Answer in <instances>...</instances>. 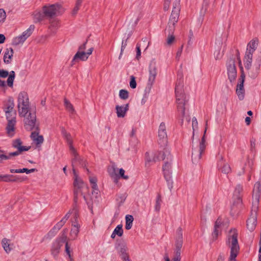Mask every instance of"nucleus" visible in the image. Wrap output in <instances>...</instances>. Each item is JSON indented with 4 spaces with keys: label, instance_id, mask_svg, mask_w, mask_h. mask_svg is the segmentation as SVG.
<instances>
[{
    "label": "nucleus",
    "instance_id": "c756f323",
    "mask_svg": "<svg viewBox=\"0 0 261 261\" xmlns=\"http://www.w3.org/2000/svg\"><path fill=\"white\" fill-rule=\"evenodd\" d=\"M129 104L127 103L123 106H116V110L117 117L119 118H123L125 116L126 112L128 110Z\"/></svg>",
    "mask_w": 261,
    "mask_h": 261
},
{
    "label": "nucleus",
    "instance_id": "4be33fe9",
    "mask_svg": "<svg viewBox=\"0 0 261 261\" xmlns=\"http://www.w3.org/2000/svg\"><path fill=\"white\" fill-rule=\"evenodd\" d=\"M243 191V187L240 185H238L237 186L234 192V196L236 197V201H234L233 205L231 206V211L234 209L236 205H241L242 204V197L240 195L241 193Z\"/></svg>",
    "mask_w": 261,
    "mask_h": 261
},
{
    "label": "nucleus",
    "instance_id": "69168bd1",
    "mask_svg": "<svg viewBox=\"0 0 261 261\" xmlns=\"http://www.w3.org/2000/svg\"><path fill=\"white\" fill-rule=\"evenodd\" d=\"M67 231V230L66 229H64L63 230L62 236L61 237H60L57 238V239H63V238H64L65 239V244H66V243H67L66 242L67 236L66 235V233Z\"/></svg>",
    "mask_w": 261,
    "mask_h": 261
},
{
    "label": "nucleus",
    "instance_id": "6e6d98bb",
    "mask_svg": "<svg viewBox=\"0 0 261 261\" xmlns=\"http://www.w3.org/2000/svg\"><path fill=\"white\" fill-rule=\"evenodd\" d=\"M136 59L137 60H139L140 58L141 57V48H140V45L139 43H137L136 45Z\"/></svg>",
    "mask_w": 261,
    "mask_h": 261
},
{
    "label": "nucleus",
    "instance_id": "338daca9",
    "mask_svg": "<svg viewBox=\"0 0 261 261\" xmlns=\"http://www.w3.org/2000/svg\"><path fill=\"white\" fill-rule=\"evenodd\" d=\"M171 0H165L164 9L167 11L169 9Z\"/></svg>",
    "mask_w": 261,
    "mask_h": 261
},
{
    "label": "nucleus",
    "instance_id": "0eeeda50",
    "mask_svg": "<svg viewBox=\"0 0 261 261\" xmlns=\"http://www.w3.org/2000/svg\"><path fill=\"white\" fill-rule=\"evenodd\" d=\"M237 49L235 50V55H231L226 63L228 78L230 83L234 82L237 77V72L235 62L236 58L238 60L236 52Z\"/></svg>",
    "mask_w": 261,
    "mask_h": 261
},
{
    "label": "nucleus",
    "instance_id": "4c0bfd02",
    "mask_svg": "<svg viewBox=\"0 0 261 261\" xmlns=\"http://www.w3.org/2000/svg\"><path fill=\"white\" fill-rule=\"evenodd\" d=\"M134 221V217L130 215H127L125 216V229L127 230L130 229L133 225V222Z\"/></svg>",
    "mask_w": 261,
    "mask_h": 261
},
{
    "label": "nucleus",
    "instance_id": "39448f33",
    "mask_svg": "<svg viewBox=\"0 0 261 261\" xmlns=\"http://www.w3.org/2000/svg\"><path fill=\"white\" fill-rule=\"evenodd\" d=\"M236 52L237 58L238 59L239 66L241 70V75L239 79V83L237 86L236 94H237L239 100H242L244 99L245 97V89L244 88V83L245 79V74L242 64L239 49L236 50Z\"/></svg>",
    "mask_w": 261,
    "mask_h": 261
},
{
    "label": "nucleus",
    "instance_id": "49530a36",
    "mask_svg": "<svg viewBox=\"0 0 261 261\" xmlns=\"http://www.w3.org/2000/svg\"><path fill=\"white\" fill-rule=\"evenodd\" d=\"M72 250H70V247L68 245V243H66L65 245V252L68 256L69 260L68 261H74L72 256L71 255V252Z\"/></svg>",
    "mask_w": 261,
    "mask_h": 261
},
{
    "label": "nucleus",
    "instance_id": "c9c22d12",
    "mask_svg": "<svg viewBox=\"0 0 261 261\" xmlns=\"http://www.w3.org/2000/svg\"><path fill=\"white\" fill-rule=\"evenodd\" d=\"M179 12H179V10H178L177 9L172 10L169 22L172 24H176V23L177 22L178 20Z\"/></svg>",
    "mask_w": 261,
    "mask_h": 261
},
{
    "label": "nucleus",
    "instance_id": "dca6fc26",
    "mask_svg": "<svg viewBox=\"0 0 261 261\" xmlns=\"http://www.w3.org/2000/svg\"><path fill=\"white\" fill-rule=\"evenodd\" d=\"M64 243H65L64 238L56 239V240L53 242L51 247L50 252L51 254L56 259H57L60 249Z\"/></svg>",
    "mask_w": 261,
    "mask_h": 261
},
{
    "label": "nucleus",
    "instance_id": "a878e982",
    "mask_svg": "<svg viewBox=\"0 0 261 261\" xmlns=\"http://www.w3.org/2000/svg\"><path fill=\"white\" fill-rule=\"evenodd\" d=\"M87 59L88 57L85 51H77L71 62V66H72L75 63L78 62L79 61H85Z\"/></svg>",
    "mask_w": 261,
    "mask_h": 261
},
{
    "label": "nucleus",
    "instance_id": "9d476101",
    "mask_svg": "<svg viewBox=\"0 0 261 261\" xmlns=\"http://www.w3.org/2000/svg\"><path fill=\"white\" fill-rule=\"evenodd\" d=\"M115 248L123 261H131L127 252L128 249L126 244L123 239L116 240Z\"/></svg>",
    "mask_w": 261,
    "mask_h": 261
},
{
    "label": "nucleus",
    "instance_id": "f257e3e1",
    "mask_svg": "<svg viewBox=\"0 0 261 261\" xmlns=\"http://www.w3.org/2000/svg\"><path fill=\"white\" fill-rule=\"evenodd\" d=\"M65 10L62 6L59 3L45 5L42 7V11H36L34 13V21L35 23L41 22L45 18L49 20L61 15Z\"/></svg>",
    "mask_w": 261,
    "mask_h": 261
},
{
    "label": "nucleus",
    "instance_id": "58836bf2",
    "mask_svg": "<svg viewBox=\"0 0 261 261\" xmlns=\"http://www.w3.org/2000/svg\"><path fill=\"white\" fill-rule=\"evenodd\" d=\"M9 242L10 240L7 239L6 238H4L2 241L3 247L7 253H9L12 249V248L10 247Z\"/></svg>",
    "mask_w": 261,
    "mask_h": 261
},
{
    "label": "nucleus",
    "instance_id": "7c9ffc66",
    "mask_svg": "<svg viewBox=\"0 0 261 261\" xmlns=\"http://www.w3.org/2000/svg\"><path fill=\"white\" fill-rule=\"evenodd\" d=\"M246 225L248 230L252 231L255 229L257 223V218L256 214L254 216L248 218L246 221Z\"/></svg>",
    "mask_w": 261,
    "mask_h": 261
},
{
    "label": "nucleus",
    "instance_id": "5701e85b",
    "mask_svg": "<svg viewBox=\"0 0 261 261\" xmlns=\"http://www.w3.org/2000/svg\"><path fill=\"white\" fill-rule=\"evenodd\" d=\"M217 167L219 171L224 174H228L231 172V168L230 166L223 161V158L222 156L220 159L218 161Z\"/></svg>",
    "mask_w": 261,
    "mask_h": 261
},
{
    "label": "nucleus",
    "instance_id": "864d4df0",
    "mask_svg": "<svg viewBox=\"0 0 261 261\" xmlns=\"http://www.w3.org/2000/svg\"><path fill=\"white\" fill-rule=\"evenodd\" d=\"M210 2V0H204L203 1L201 11H204V12H205L207 11V7L209 5Z\"/></svg>",
    "mask_w": 261,
    "mask_h": 261
},
{
    "label": "nucleus",
    "instance_id": "4d7b16f0",
    "mask_svg": "<svg viewBox=\"0 0 261 261\" xmlns=\"http://www.w3.org/2000/svg\"><path fill=\"white\" fill-rule=\"evenodd\" d=\"M175 9H177L178 10H179V12H180V0H175L173 3L172 10H175Z\"/></svg>",
    "mask_w": 261,
    "mask_h": 261
},
{
    "label": "nucleus",
    "instance_id": "ea45409f",
    "mask_svg": "<svg viewBox=\"0 0 261 261\" xmlns=\"http://www.w3.org/2000/svg\"><path fill=\"white\" fill-rule=\"evenodd\" d=\"M127 195L126 193L117 195L116 200L118 203L119 206H121L124 203L127 197Z\"/></svg>",
    "mask_w": 261,
    "mask_h": 261
},
{
    "label": "nucleus",
    "instance_id": "603ef678",
    "mask_svg": "<svg viewBox=\"0 0 261 261\" xmlns=\"http://www.w3.org/2000/svg\"><path fill=\"white\" fill-rule=\"evenodd\" d=\"M50 27L54 28L55 29H57L59 26V22L57 20H49Z\"/></svg>",
    "mask_w": 261,
    "mask_h": 261
},
{
    "label": "nucleus",
    "instance_id": "b1692460",
    "mask_svg": "<svg viewBox=\"0 0 261 261\" xmlns=\"http://www.w3.org/2000/svg\"><path fill=\"white\" fill-rule=\"evenodd\" d=\"M39 127L37 126L36 127V130L32 132L31 135V138L33 141L36 143L37 145L41 144L44 141L43 136L39 135Z\"/></svg>",
    "mask_w": 261,
    "mask_h": 261
},
{
    "label": "nucleus",
    "instance_id": "f03ea898",
    "mask_svg": "<svg viewBox=\"0 0 261 261\" xmlns=\"http://www.w3.org/2000/svg\"><path fill=\"white\" fill-rule=\"evenodd\" d=\"M184 76L181 71H178L177 78L175 88V93L177 103V109L180 113L181 121H183L185 116V106L189 101L188 97L184 91Z\"/></svg>",
    "mask_w": 261,
    "mask_h": 261
},
{
    "label": "nucleus",
    "instance_id": "8fccbe9b",
    "mask_svg": "<svg viewBox=\"0 0 261 261\" xmlns=\"http://www.w3.org/2000/svg\"><path fill=\"white\" fill-rule=\"evenodd\" d=\"M129 86L132 89H135L137 87V83L136 81V78L134 76L132 75L130 76V80L129 82Z\"/></svg>",
    "mask_w": 261,
    "mask_h": 261
},
{
    "label": "nucleus",
    "instance_id": "f3484780",
    "mask_svg": "<svg viewBox=\"0 0 261 261\" xmlns=\"http://www.w3.org/2000/svg\"><path fill=\"white\" fill-rule=\"evenodd\" d=\"M70 150L74 156L72 159V165H79L84 168L86 166L85 161L79 155L73 146H70Z\"/></svg>",
    "mask_w": 261,
    "mask_h": 261
},
{
    "label": "nucleus",
    "instance_id": "a18cd8bd",
    "mask_svg": "<svg viewBox=\"0 0 261 261\" xmlns=\"http://www.w3.org/2000/svg\"><path fill=\"white\" fill-rule=\"evenodd\" d=\"M73 212L74 213V215H75V220L77 219V216H78V214L77 213H76V214H75V211H73V210L72 211H69L66 215L62 219L61 221H63V222L65 224L66 222V221L68 219V218H69L70 215L71 213H72Z\"/></svg>",
    "mask_w": 261,
    "mask_h": 261
},
{
    "label": "nucleus",
    "instance_id": "6ab92c4d",
    "mask_svg": "<svg viewBox=\"0 0 261 261\" xmlns=\"http://www.w3.org/2000/svg\"><path fill=\"white\" fill-rule=\"evenodd\" d=\"M162 152L163 150H161L158 152V154L150 155L149 152H146L145 154V166L149 167L151 162L155 163L157 161H160Z\"/></svg>",
    "mask_w": 261,
    "mask_h": 261
},
{
    "label": "nucleus",
    "instance_id": "13d9d810",
    "mask_svg": "<svg viewBox=\"0 0 261 261\" xmlns=\"http://www.w3.org/2000/svg\"><path fill=\"white\" fill-rule=\"evenodd\" d=\"M158 132H167L166 125L164 122H161L159 128Z\"/></svg>",
    "mask_w": 261,
    "mask_h": 261
},
{
    "label": "nucleus",
    "instance_id": "774afa93",
    "mask_svg": "<svg viewBox=\"0 0 261 261\" xmlns=\"http://www.w3.org/2000/svg\"><path fill=\"white\" fill-rule=\"evenodd\" d=\"M175 39V37L173 35H171L170 36H169L167 39V42L168 44L170 45L174 41Z\"/></svg>",
    "mask_w": 261,
    "mask_h": 261
},
{
    "label": "nucleus",
    "instance_id": "72a5a7b5",
    "mask_svg": "<svg viewBox=\"0 0 261 261\" xmlns=\"http://www.w3.org/2000/svg\"><path fill=\"white\" fill-rule=\"evenodd\" d=\"M72 226V227L71 229L70 235L71 238L74 240L76 238L79 234L80 226L77 224L76 219L75 220V222H73Z\"/></svg>",
    "mask_w": 261,
    "mask_h": 261
},
{
    "label": "nucleus",
    "instance_id": "e433bc0d",
    "mask_svg": "<svg viewBox=\"0 0 261 261\" xmlns=\"http://www.w3.org/2000/svg\"><path fill=\"white\" fill-rule=\"evenodd\" d=\"M60 128H61V134H62L63 137H64V138L65 139H66V140L67 141V143L69 145V147L71 146H72V141L71 140V135L69 133L67 132V131L66 130V129L64 127H61Z\"/></svg>",
    "mask_w": 261,
    "mask_h": 261
},
{
    "label": "nucleus",
    "instance_id": "6e6552de",
    "mask_svg": "<svg viewBox=\"0 0 261 261\" xmlns=\"http://www.w3.org/2000/svg\"><path fill=\"white\" fill-rule=\"evenodd\" d=\"M73 185L74 186V190L73 198L74 207L73 211H75V214H76L77 208L76 207L78 201V195L81 194V195H83V193L82 191V189L85 188L87 190H88V187L83 182L81 179L77 177L74 179Z\"/></svg>",
    "mask_w": 261,
    "mask_h": 261
},
{
    "label": "nucleus",
    "instance_id": "5fc2aeb1",
    "mask_svg": "<svg viewBox=\"0 0 261 261\" xmlns=\"http://www.w3.org/2000/svg\"><path fill=\"white\" fill-rule=\"evenodd\" d=\"M65 224L63 222V221H60L59 222H58L54 227L53 228L54 229H56L57 231H58Z\"/></svg>",
    "mask_w": 261,
    "mask_h": 261
},
{
    "label": "nucleus",
    "instance_id": "412c9836",
    "mask_svg": "<svg viewBox=\"0 0 261 261\" xmlns=\"http://www.w3.org/2000/svg\"><path fill=\"white\" fill-rule=\"evenodd\" d=\"M222 224V219L220 217H218L215 222L214 230L212 234L213 241L216 240L218 236L221 233Z\"/></svg>",
    "mask_w": 261,
    "mask_h": 261
},
{
    "label": "nucleus",
    "instance_id": "c85d7f7f",
    "mask_svg": "<svg viewBox=\"0 0 261 261\" xmlns=\"http://www.w3.org/2000/svg\"><path fill=\"white\" fill-rule=\"evenodd\" d=\"M253 53L250 51H246L244 57V62L245 68L249 70L252 66Z\"/></svg>",
    "mask_w": 261,
    "mask_h": 261
},
{
    "label": "nucleus",
    "instance_id": "79ce46f5",
    "mask_svg": "<svg viewBox=\"0 0 261 261\" xmlns=\"http://www.w3.org/2000/svg\"><path fill=\"white\" fill-rule=\"evenodd\" d=\"M113 231L118 237H121L123 234V230L122 228V224L118 225L116 227V228L114 229Z\"/></svg>",
    "mask_w": 261,
    "mask_h": 261
},
{
    "label": "nucleus",
    "instance_id": "a211bd4d",
    "mask_svg": "<svg viewBox=\"0 0 261 261\" xmlns=\"http://www.w3.org/2000/svg\"><path fill=\"white\" fill-rule=\"evenodd\" d=\"M108 172L110 176L114 178V182L115 183L118 182V178L119 177H121L125 179H128V176L124 175L125 171L122 168L119 169L118 174L116 173V168L114 166H112L111 169H109Z\"/></svg>",
    "mask_w": 261,
    "mask_h": 261
},
{
    "label": "nucleus",
    "instance_id": "bb28decb",
    "mask_svg": "<svg viewBox=\"0 0 261 261\" xmlns=\"http://www.w3.org/2000/svg\"><path fill=\"white\" fill-rule=\"evenodd\" d=\"M22 142L20 139H16L12 141V146L13 147L16 148L19 152L28 151L31 146H22Z\"/></svg>",
    "mask_w": 261,
    "mask_h": 261
},
{
    "label": "nucleus",
    "instance_id": "aec40b11",
    "mask_svg": "<svg viewBox=\"0 0 261 261\" xmlns=\"http://www.w3.org/2000/svg\"><path fill=\"white\" fill-rule=\"evenodd\" d=\"M260 192L261 184L259 181H257L255 184L252 191L253 203L254 205H257L259 202Z\"/></svg>",
    "mask_w": 261,
    "mask_h": 261
},
{
    "label": "nucleus",
    "instance_id": "f8f14e48",
    "mask_svg": "<svg viewBox=\"0 0 261 261\" xmlns=\"http://www.w3.org/2000/svg\"><path fill=\"white\" fill-rule=\"evenodd\" d=\"M23 119L24 126L27 130L31 131L35 129L37 126H39V124H36V113H32L29 112L28 115H25Z\"/></svg>",
    "mask_w": 261,
    "mask_h": 261
},
{
    "label": "nucleus",
    "instance_id": "423d86ee",
    "mask_svg": "<svg viewBox=\"0 0 261 261\" xmlns=\"http://www.w3.org/2000/svg\"><path fill=\"white\" fill-rule=\"evenodd\" d=\"M18 109L20 116H25L29 113V101L27 92H21L18 96Z\"/></svg>",
    "mask_w": 261,
    "mask_h": 261
},
{
    "label": "nucleus",
    "instance_id": "c03bdc74",
    "mask_svg": "<svg viewBox=\"0 0 261 261\" xmlns=\"http://www.w3.org/2000/svg\"><path fill=\"white\" fill-rule=\"evenodd\" d=\"M119 97L121 99L125 100L128 98V92L126 90L121 89L119 91Z\"/></svg>",
    "mask_w": 261,
    "mask_h": 261
},
{
    "label": "nucleus",
    "instance_id": "20e7f679",
    "mask_svg": "<svg viewBox=\"0 0 261 261\" xmlns=\"http://www.w3.org/2000/svg\"><path fill=\"white\" fill-rule=\"evenodd\" d=\"M238 237V233L236 229L232 228L229 231L226 244L230 248V260L236 261V257L240 250Z\"/></svg>",
    "mask_w": 261,
    "mask_h": 261
},
{
    "label": "nucleus",
    "instance_id": "0e129e2a",
    "mask_svg": "<svg viewBox=\"0 0 261 261\" xmlns=\"http://www.w3.org/2000/svg\"><path fill=\"white\" fill-rule=\"evenodd\" d=\"M22 152H19V151H18V150H17V151H16L9 153V155H7V156H9V159L11 156L18 155L19 154H21Z\"/></svg>",
    "mask_w": 261,
    "mask_h": 261
},
{
    "label": "nucleus",
    "instance_id": "f704fd0d",
    "mask_svg": "<svg viewBox=\"0 0 261 261\" xmlns=\"http://www.w3.org/2000/svg\"><path fill=\"white\" fill-rule=\"evenodd\" d=\"M258 43V40L257 39H252L248 43L246 51H250L253 53L257 48Z\"/></svg>",
    "mask_w": 261,
    "mask_h": 261
},
{
    "label": "nucleus",
    "instance_id": "bf43d9fd",
    "mask_svg": "<svg viewBox=\"0 0 261 261\" xmlns=\"http://www.w3.org/2000/svg\"><path fill=\"white\" fill-rule=\"evenodd\" d=\"M16 182H21L24 180H25L27 179V177L26 176H21L20 175H16Z\"/></svg>",
    "mask_w": 261,
    "mask_h": 261
},
{
    "label": "nucleus",
    "instance_id": "680f3d73",
    "mask_svg": "<svg viewBox=\"0 0 261 261\" xmlns=\"http://www.w3.org/2000/svg\"><path fill=\"white\" fill-rule=\"evenodd\" d=\"M10 174L3 175L2 181L4 182H10Z\"/></svg>",
    "mask_w": 261,
    "mask_h": 261
},
{
    "label": "nucleus",
    "instance_id": "9b49d317",
    "mask_svg": "<svg viewBox=\"0 0 261 261\" xmlns=\"http://www.w3.org/2000/svg\"><path fill=\"white\" fill-rule=\"evenodd\" d=\"M206 131V127H205L204 133L200 142L199 149L192 147V161L194 162H198L201 158L202 153L204 152L205 149V135Z\"/></svg>",
    "mask_w": 261,
    "mask_h": 261
},
{
    "label": "nucleus",
    "instance_id": "473e14b6",
    "mask_svg": "<svg viewBox=\"0 0 261 261\" xmlns=\"http://www.w3.org/2000/svg\"><path fill=\"white\" fill-rule=\"evenodd\" d=\"M14 51L12 48H7L4 56V62L6 64L11 63Z\"/></svg>",
    "mask_w": 261,
    "mask_h": 261
},
{
    "label": "nucleus",
    "instance_id": "37998d69",
    "mask_svg": "<svg viewBox=\"0 0 261 261\" xmlns=\"http://www.w3.org/2000/svg\"><path fill=\"white\" fill-rule=\"evenodd\" d=\"M162 202L161 197L160 195H158L156 198L155 204L154 206L155 211L159 212L161 208V203Z\"/></svg>",
    "mask_w": 261,
    "mask_h": 261
},
{
    "label": "nucleus",
    "instance_id": "1a4fd4ad",
    "mask_svg": "<svg viewBox=\"0 0 261 261\" xmlns=\"http://www.w3.org/2000/svg\"><path fill=\"white\" fill-rule=\"evenodd\" d=\"M183 244L182 229L179 227L176 231V237L175 240V256L173 261H180V251Z\"/></svg>",
    "mask_w": 261,
    "mask_h": 261
},
{
    "label": "nucleus",
    "instance_id": "3c124183",
    "mask_svg": "<svg viewBox=\"0 0 261 261\" xmlns=\"http://www.w3.org/2000/svg\"><path fill=\"white\" fill-rule=\"evenodd\" d=\"M6 17V12L3 9H0V22H4Z\"/></svg>",
    "mask_w": 261,
    "mask_h": 261
},
{
    "label": "nucleus",
    "instance_id": "09e8293b",
    "mask_svg": "<svg viewBox=\"0 0 261 261\" xmlns=\"http://www.w3.org/2000/svg\"><path fill=\"white\" fill-rule=\"evenodd\" d=\"M136 133V129L133 128L132 132L130 134V138H131L130 141H134L135 143H137L138 140L135 136Z\"/></svg>",
    "mask_w": 261,
    "mask_h": 261
},
{
    "label": "nucleus",
    "instance_id": "ddd939ff",
    "mask_svg": "<svg viewBox=\"0 0 261 261\" xmlns=\"http://www.w3.org/2000/svg\"><path fill=\"white\" fill-rule=\"evenodd\" d=\"M35 27L34 24L31 25L30 27L26 31L23 32L21 35L13 38L12 42V45L17 46L19 44L23 43L26 39L31 35L35 29Z\"/></svg>",
    "mask_w": 261,
    "mask_h": 261
},
{
    "label": "nucleus",
    "instance_id": "2f4dec72",
    "mask_svg": "<svg viewBox=\"0 0 261 261\" xmlns=\"http://www.w3.org/2000/svg\"><path fill=\"white\" fill-rule=\"evenodd\" d=\"M8 120V124L6 127L7 133L11 135V132L14 130V126L16 123V117H12V118L6 117Z\"/></svg>",
    "mask_w": 261,
    "mask_h": 261
},
{
    "label": "nucleus",
    "instance_id": "393cba45",
    "mask_svg": "<svg viewBox=\"0 0 261 261\" xmlns=\"http://www.w3.org/2000/svg\"><path fill=\"white\" fill-rule=\"evenodd\" d=\"M14 107V100L11 97H9L8 101L4 104L3 109L6 113V117L9 118V115L12 113Z\"/></svg>",
    "mask_w": 261,
    "mask_h": 261
},
{
    "label": "nucleus",
    "instance_id": "e2e57ef3",
    "mask_svg": "<svg viewBox=\"0 0 261 261\" xmlns=\"http://www.w3.org/2000/svg\"><path fill=\"white\" fill-rule=\"evenodd\" d=\"M168 29L169 31V33L173 34L174 29H175V24H172L170 23V22H168Z\"/></svg>",
    "mask_w": 261,
    "mask_h": 261
},
{
    "label": "nucleus",
    "instance_id": "2eb2a0df",
    "mask_svg": "<svg viewBox=\"0 0 261 261\" xmlns=\"http://www.w3.org/2000/svg\"><path fill=\"white\" fill-rule=\"evenodd\" d=\"M261 65V51L259 53L258 57L255 59L253 68L248 70V76L252 79H255L259 73L260 67Z\"/></svg>",
    "mask_w": 261,
    "mask_h": 261
},
{
    "label": "nucleus",
    "instance_id": "4468645a",
    "mask_svg": "<svg viewBox=\"0 0 261 261\" xmlns=\"http://www.w3.org/2000/svg\"><path fill=\"white\" fill-rule=\"evenodd\" d=\"M157 68L158 67L154 59H152L150 61L149 66V75L147 85L149 89L151 88L155 81L156 76L157 75Z\"/></svg>",
    "mask_w": 261,
    "mask_h": 261
},
{
    "label": "nucleus",
    "instance_id": "a19ab883",
    "mask_svg": "<svg viewBox=\"0 0 261 261\" xmlns=\"http://www.w3.org/2000/svg\"><path fill=\"white\" fill-rule=\"evenodd\" d=\"M64 106L66 109L70 113H73L74 112V109L72 105L70 103V102L66 98H64Z\"/></svg>",
    "mask_w": 261,
    "mask_h": 261
},
{
    "label": "nucleus",
    "instance_id": "cd10ccee",
    "mask_svg": "<svg viewBox=\"0 0 261 261\" xmlns=\"http://www.w3.org/2000/svg\"><path fill=\"white\" fill-rule=\"evenodd\" d=\"M158 143L160 147L163 148H168L166 147L168 143L167 132H158Z\"/></svg>",
    "mask_w": 261,
    "mask_h": 261
},
{
    "label": "nucleus",
    "instance_id": "052dcab7",
    "mask_svg": "<svg viewBox=\"0 0 261 261\" xmlns=\"http://www.w3.org/2000/svg\"><path fill=\"white\" fill-rule=\"evenodd\" d=\"M255 141H256V140L253 137H252L250 139V149H251V151H253V150L254 149H255Z\"/></svg>",
    "mask_w": 261,
    "mask_h": 261
},
{
    "label": "nucleus",
    "instance_id": "7ed1b4c3",
    "mask_svg": "<svg viewBox=\"0 0 261 261\" xmlns=\"http://www.w3.org/2000/svg\"><path fill=\"white\" fill-rule=\"evenodd\" d=\"M161 158V160L164 161V164L162 167L164 176L167 182L169 189L171 190L172 188L173 183L171 176V162L172 157L168 148H164L162 153Z\"/></svg>",
    "mask_w": 261,
    "mask_h": 261
},
{
    "label": "nucleus",
    "instance_id": "de8ad7c7",
    "mask_svg": "<svg viewBox=\"0 0 261 261\" xmlns=\"http://www.w3.org/2000/svg\"><path fill=\"white\" fill-rule=\"evenodd\" d=\"M58 232V231L56 230V229H54V228H53L50 230L49 231V232L47 233V234H46V238L47 239H51L52 238H53L54 237H55L56 236V234H57V233Z\"/></svg>",
    "mask_w": 261,
    "mask_h": 261
}]
</instances>
